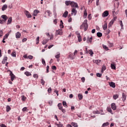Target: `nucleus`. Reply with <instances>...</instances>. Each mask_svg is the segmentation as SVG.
<instances>
[{
	"mask_svg": "<svg viewBox=\"0 0 127 127\" xmlns=\"http://www.w3.org/2000/svg\"><path fill=\"white\" fill-rule=\"evenodd\" d=\"M24 13L27 18H31V17H32V16H31V14H30V13H29V12L27 10H25Z\"/></svg>",
	"mask_w": 127,
	"mask_h": 127,
	"instance_id": "5",
	"label": "nucleus"
},
{
	"mask_svg": "<svg viewBox=\"0 0 127 127\" xmlns=\"http://www.w3.org/2000/svg\"><path fill=\"white\" fill-rule=\"evenodd\" d=\"M97 77H102V74L100 73H96Z\"/></svg>",
	"mask_w": 127,
	"mask_h": 127,
	"instance_id": "59",
	"label": "nucleus"
},
{
	"mask_svg": "<svg viewBox=\"0 0 127 127\" xmlns=\"http://www.w3.org/2000/svg\"><path fill=\"white\" fill-rule=\"evenodd\" d=\"M97 35L98 37H102V36H103V34L101 32H98L97 33Z\"/></svg>",
	"mask_w": 127,
	"mask_h": 127,
	"instance_id": "41",
	"label": "nucleus"
},
{
	"mask_svg": "<svg viewBox=\"0 0 127 127\" xmlns=\"http://www.w3.org/2000/svg\"><path fill=\"white\" fill-rule=\"evenodd\" d=\"M2 34H3V32L2 30H0V37H1L2 36Z\"/></svg>",
	"mask_w": 127,
	"mask_h": 127,
	"instance_id": "57",
	"label": "nucleus"
},
{
	"mask_svg": "<svg viewBox=\"0 0 127 127\" xmlns=\"http://www.w3.org/2000/svg\"><path fill=\"white\" fill-rule=\"evenodd\" d=\"M92 41H93V38L90 37L89 39H88L87 40V43H92Z\"/></svg>",
	"mask_w": 127,
	"mask_h": 127,
	"instance_id": "28",
	"label": "nucleus"
},
{
	"mask_svg": "<svg viewBox=\"0 0 127 127\" xmlns=\"http://www.w3.org/2000/svg\"><path fill=\"white\" fill-rule=\"evenodd\" d=\"M71 15H76L77 14V10L76 9V8H72L71 9Z\"/></svg>",
	"mask_w": 127,
	"mask_h": 127,
	"instance_id": "6",
	"label": "nucleus"
},
{
	"mask_svg": "<svg viewBox=\"0 0 127 127\" xmlns=\"http://www.w3.org/2000/svg\"><path fill=\"white\" fill-rule=\"evenodd\" d=\"M71 126L74 127H78V125L77 123L74 122L71 123Z\"/></svg>",
	"mask_w": 127,
	"mask_h": 127,
	"instance_id": "38",
	"label": "nucleus"
},
{
	"mask_svg": "<svg viewBox=\"0 0 127 127\" xmlns=\"http://www.w3.org/2000/svg\"><path fill=\"white\" fill-rule=\"evenodd\" d=\"M91 14H89L88 16V18L89 20H91L92 19V16H91Z\"/></svg>",
	"mask_w": 127,
	"mask_h": 127,
	"instance_id": "56",
	"label": "nucleus"
},
{
	"mask_svg": "<svg viewBox=\"0 0 127 127\" xmlns=\"http://www.w3.org/2000/svg\"><path fill=\"white\" fill-rule=\"evenodd\" d=\"M119 98V94H115L113 95L114 100H117Z\"/></svg>",
	"mask_w": 127,
	"mask_h": 127,
	"instance_id": "36",
	"label": "nucleus"
},
{
	"mask_svg": "<svg viewBox=\"0 0 127 127\" xmlns=\"http://www.w3.org/2000/svg\"><path fill=\"white\" fill-rule=\"evenodd\" d=\"M106 69H107V68L106 67V65H103L102 67L101 72L104 73V71H105Z\"/></svg>",
	"mask_w": 127,
	"mask_h": 127,
	"instance_id": "29",
	"label": "nucleus"
},
{
	"mask_svg": "<svg viewBox=\"0 0 127 127\" xmlns=\"http://www.w3.org/2000/svg\"><path fill=\"white\" fill-rule=\"evenodd\" d=\"M56 125L58 127H63V125H62V124H57Z\"/></svg>",
	"mask_w": 127,
	"mask_h": 127,
	"instance_id": "55",
	"label": "nucleus"
},
{
	"mask_svg": "<svg viewBox=\"0 0 127 127\" xmlns=\"http://www.w3.org/2000/svg\"><path fill=\"white\" fill-rule=\"evenodd\" d=\"M111 108L113 111H116V110H117V105H116V103H112Z\"/></svg>",
	"mask_w": 127,
	"mask_h": 127,
	"instance_id": "9",
	"label": "nucleus"
},
{
	"mask_svg": "<svg viewBox=\"0 0 127 127\" xmlns=\"http://www.w3.org/2000/svg\"><path fill=\"white\" fill-rule=\"evenodd\" d=\"M70 16H71V15H69L68 17V22H71L72 21V17H70Z\"/></svg>",
	"mask_w": 127,
	"mask_h": 127,
	"instance_id": "46",
	"label": "nucleus"
},
{
	"mask_svg": "<svg viewBox=\"0 0 127 127\" xmlns=\"http://www.w3.org/2000/svg\"><path fill=\"white\" fill-rule=\"evenodd\" d=\"M10 76L11 77V80H14L15 79V75L12 73V71L10 72Z\"/></svg>",
	"mask_w": 127,
	"mask_h": 127,
	"instance_id": "13",
	"label": "nucleus"
},
{
	"mask_svg": "<svg viewBox=\"0 0 127 127\" xmlns=\"http://www.w3.org/2000/svg\"><path fill=\"white\" fill-rule=\"evenodd\" d=\"M60 28H64V25H63V21H60Z\"/></svg>",
	"mask_w": 127,
	"mask_h": 127,
	"instance_id": "31",
	"label": "nucleus"
},
{
	"mask_svg": "<svg viewBox=\"0 0 127 127\" xmlns=\"http://www.w3.org/2000/svg\"><path fill=\"white\" fill-rule=\"evenodd\" d=\"M11 110V108H10V106H9L8 105L6 106V112H8Z\"/></svg>",
	"mask_w": 127,
	"mask_h": 127,
	"instance_id": "27",
	"label": "nucleus"
},
{
	"mask_svg": "<svg viewBox=\"0 0 127 127\" xmlns=\"http://www.w3.org/2000/svg\"><path fill=\"white\" fill-rule=\"evenodd\" d=\"M25 41H27V38H24L22 40V42H25Z\"/></svg>",
	"mask_w": 127,
	"mask_h": 127,
	"instance_id": "61",
	"label": "nucleus"
},
{
	"mask_svg": "<svg viewBox=\"0 0 127 127\" xmlns=\"http://www.w3.org/2000/svg\"><path fill=\"white\" fill-rule=\"evenodd\" d=\"M78 97L79 100H83V95H82V94L81 93L78 94Z\"/></svg>",
	"mask_w": 127,
	"mask_h": 127,
	"instance_id": "25",
	"label": "nucleus"
},
{
	"mask_svg": "<svg viewBox=\"0 0 127 127\" xmlns=\"http://www.w3.org/2000/svg\"><path fill=\"white\" fill-rule=\"evenodd\" d=\"M62 29H59L56 31V35H63V31Z\"/></svg>",
	"mask_w": 127,
	"mask_h": 127,
	"instance_id": "4",
	"label": "nucleus"
},
{
	"mask_svg": "<svg viewBox=\"0 0 127 127\" xmlns=\"http://www.w3.org/2000/svg\"><path fill=\"white\" fill-rule=\"evenodd\" d=\"M25 75H26L27 77H29V76H31V73H30L29 71H26L24 73Z\"/></svg>",
	"mask_w": 127,
	"mask_h": 127,
	"instance_id": "34",
	"label": "nucleus"
},
{
	"mask_svg": "<svg viewBox=\"0 0 127 127\" xmlns=\"http://www.w3.org/2000/svg\"><path fill=\"white\" fill-rule=\"evenodd\" d=\"M109 125H110V123H109L108 122H107L103 124V127H107V126H109Z\"/></svg>",
	"mask_w": 127,
	"mask_h": 127,
	"instance_id": "48",
	"label": "nucleus"
},
{
	"mask_svg": "<svg viewBox=\"0 0 127 127\" xmlns=\"http://www.w3.org/2000/svg\"><path fill=\"white\" fill-rule=\"evenodd\" d=\"M40 11L37 9H35L33 11V15L34 16H37L38 13H39Z\"/></svg>",
	"mask_w": 127,
	"mask_h": 127,
	"instance_id": "10",
	"label": "nucleus"
},
{
	"mask_svg": "<svg viewBox=\"0 0 127 127\" xmlns=\"http://www.w3.org/2000/svg\"><path fill=\"white\" fill-rule=\"evenodd\" d=\"M80 29H84V31H86L88 29V20L85 19L82 24L80 25Z\"/></svg>",
	"mask_w": 127,
	"mask_h": 127,
	"instance_id": "1",
	"label": "nucleus"
},
{
	"mask_svg": "<svg viewBox=\"0 0 127 127\" xmlns=\"http://www.w3.org/2000/svg\"><path fill=\"white\" fill-rule=\"evenodd\" d=\"M1 18H2L3 19V20L4 21V22H5V21H6V20H7L8 17H7V16H6V15H2L1 16Z\"/></svg>",
	"mask_w": 127,
	"mask_h": 127,
	"instance_id": "7",
	"label": "nucleus"
},
{
	"mask_svg": "<svg viewBox=\"0 0 127 127\" xmlns=\"http://www.w3.org/2000/svg\"><path fill=\"white\" fill-rule=\"evenodd\" d=\"M6 8H7V5L6 4H5L2 5L1 7V10H2V11H4V10H5Z\"/></svg>",
	"mask_w": 127,
	"mask_h": 127,
	"instance_id": "14",
	"label": "nucleus"
},
{
	"mask_svg": "<svg viewBox=\"0 0 127 127\" xmlns=\"http://www.w3.org/2000/svg\"><path fill=\"white\" fill-rule=\"evenodd\" d=\"M58 19H56L54 20L53 22L54 23V24H57V21H58Z\"/></svg>",
	"mask_w": 127,
	"mask_h": 127,
	"instance_id": "63",
	"label": "nucleus"
},
{
	"mask_svg": "<svg viewBox=\"0 0 127 127\" xmlns=\"http://www.w3.org/2000/svg\"><path fill=\"white\" fill-rule=\"evenodd\" d=\"M12 21V17H10L8 19V20H7V24L8 25V24H10L11 23Z\"/></svg>",
	"mask_w": 127,
	"mask_h": 127,
	"instance_id": "18",
	"label": "nucleus"
},
{
	"mask_svg": "<svg viewBox=\"0 0 127 127\" xmlns=\"http://www.w3.org/2000/svg\"><path fill=\"white\" fill-rule=\"evenodd\" d=\"M4 21L1 19H0V24H3L4 23Z\"/></svg>",
	"mask_w": 127,
	"mask_h": 127,
	"instance_id": "54",
	"label": "nucleus"
},
{
	"mask_svg": "<svg viewBox=\"0 0 127 127\" xmlns=\"http://www.w3.org/2000/svg\"><path fill=\"white\" fill-rule=\"evenodd\" d=\"M55 58L57 60L58 62H59L60 61V60H59V58H60V53L58 52L57 53V55L55 56Z\"/></svg>",
	"mask_w": 127,
	"mask_h": 127,
	"instance_id": "11",
	"label": "nucleus"
},
{
	"mask_svg": "<svg viewBox=\"0 0 127 127\" xmlns=\"http://www.w3.org/2000/svg\"><path fill=\"white\" fill-rule=\"evenodd\" d=\"M103 28L104 30H106V29L108 28V23H107V22H105L104 25H103Z\"/></svg>",
	"mask_w": 127,
	"mask_h": 127,
	"instance_id": "19",
	"label": "nucleus"
},
{
	"mask_svg": "<svg viewBox=\"0 0 127 127\" xmlns=\"http://www.w3.org/2000/svg\"><path fill=\"white\" fill-rule=\"evenodd\" d=\"M114 22H115L111 20V21L110 22V23L108 25V27H112V25H113V24H114Z\"/></svg>",
	"mask_w": 127,
	"mask_h": 127,
	"instance_id": "35",
	"label": "nucleus"
},
{
	"mask_svg": "<svg viewBox=\"0 0 127 127\" xmlns=\"http://www.w3.org/2000/svg\"><path fill=\"white\" fill-rule=\"evenodd\" d=\"M122 99L123 102H125V101H126V100H127V95H126V94H125V93H122Z\"/></svg>",
	"mask_w": 127,
	"mask_h": 127,
	"instance_id": "17",
	"label": "nucleus"
},
{
	"mask_svg": "<svg viewBox=\"0 0 127 127\" xmlns=\"http://www.w3.org/2000/svg\"><path fill=\"white\" fill-rule=\"evenodd\" d=\"M6 61H7V58L6 57V56H5L2 61V64H5Z\"/></svg>",
	"mask_w": 127,
	"mask_h": 127,
	"instance_id": "15",
	"label": "nucleus"
},
{
	"mask_svg": "<svg viewBox=\"0 0 127 127\" xmlns=\"http://www.w3.org/2000/svg\"><path fill=\"white\" fill-rule=\"evenodd\" d=\"M0 127H7L6 126H5V125L2 124L0 125Z\"/></svg>",
	"mask_w": 127,
	"mask_h": 127,
	"instance_id": "64",
	"label": "nucleus"
},
{
	"mask_svg": "<svg viewBox=\"0 0 127 127\" xmlns=\"http://www.w3.org/2000/svg\"><path fill=\"white\" fill-rule=\"evenodd\" d=\"M46 12L48 13L49 16H50V14H51V12L50 10H47L45 11V13L46 14Z\"/></svg>",
	"mask_w": 127,
	"mask_h": 127,
	"instance_id": "43",
	"label": "nucleus"
},
{
	"mask_svg": "<svg viewBox=\"0 0 127 127\" xmlns=\"http://www.w3.org/2000/svg\"><path fill=\"white\" fill-rule=\"evenodd\" d=\"M109 15V11L106 10L102 14L103 17H107Z\"/></svg>",
	"mask_w": 127,
	"mask_h": 127,
	"instance_id": "8",
	"label": "nucleus"
},
{
	"mask_svg": "<svg viewBox=\"0 0 127 127\" xmlns=\"http://www.w3.org/2000/svg\"><path fill=\"white\" fill-rule=\"evenodd\" d=\"M107 112H109V113H110V114H113V113L112 112V109L110 107L107 108Z\"/></svg>",
	"mask_w": 127,
	"mask_h": 127,
	"instance_id": "40",
	"label": "nucleus"
},
{
	"mask_svg": "<svg viewBox=\"0 0 127 127\" xmlns=\"http://www.w3.org/2000/svg\"><path fill=\"white\" fill-rule=\"evenodd\" d=\"M11 55L12 57H16V52H15V51L13 52Z\"/></svg>",
	"mask_w": 127,
	"mask_h": 127,
	"instance_id": "37",
	"label": "nucleus"
},
{
	"mask_svg": "<svg viewBox=\"0 0 127 127\" xmlns=\"http://www.w3.org/2000/svg\"><path fill=\"white\" fill-rule=\"evenodd\" d=\"M101 61H102L101 60H97L95 61L94 63H96L97 65H99V64H101Z\"/></svg>",
	"mask_w": 127,
	"mask_h": 127,
	"instance_id": "24",
	"label": "nucleus"
},
{
	"mask_svg": "<svg viewBox=\"0 0 127 127\" xmlns=\"http://www.w3.org/2000/svg\"><path fill=\"white\" fill-rule=\"evenodd\" d=\"M21 100L23 101V102H25V101L26 100V97L24 96V95H22L21 96Z\"/></svg>",
	"mask_w": 127,
	"mask_h": 127,
	"instance_id": "32",
	"label": "nucleus"
},
{
	"mask_svg": "<svg viewBox=\"0 0 127 127\" xmlns=\"http://www.w3.org/2000/svg\"><path fill=\"white\" fill-rule=\"evenodd\" d=\"M108 45L109 47H113V46H114V44L110 42H108Z\"/></svg>",
	"mask_w": 127,
	"mask_h": 127,
	"instance_id": "50",
	"label": "nucleus"
},
{
	"mask_svg": "<svg viewBox=\"0 0 127 127\" xmlns=\"http://www.w3.org/2000/svg\"><path fill=\"white\" fill-rule=\"evenodd\" d=\"M52 91V89H51V87H50L48 89V93H51Z\"/></svg>",
	"mask_w": 127,
	"mask_h": 127,
	"instance_id": "60",
	"label": "nucleus"
},
{
	"mask_svg": "<svg viewBox=\"0 0 127 127\" xmlns=\"http://www.w3.org/2000/svg\"><path fill=\"white\" fill-rule=\"evenodd\" d=\"M36 44H39V37H37V38L36 39Z\"/></svg>",
	"mask_w": 127,
	"mask_h": 127,
	"instance_id": "44",
	"label": "nucleus"
},
{
	"mask_svg": "<svg viewBox=\"0 0 127 127\" xmlns=\"http://www.w3.org/2000/svg\"><path fill=\"white\" fill-rule=\"evenodd\" d=\"M63 104L64 107H65V108H67V103L65 102V101H63Z\"/></svg>",
	"mask_w": 127,
	"mask_h": 127,
	"instance_id": "47",
	"label": "nucleus"
},
{
	"mask_svg": "<svg viewBox=\"0 0 127 127\" xmlns=\"http://www.w3.org/2000/svg\"><path fill=\"white\" fill-rule=\"evenodd\" d=\"M52 69L53 70H56V69H57V68L56 67V66L54 65V66H52Z\"/></svg>",
	"mask_w": 127,
	"mask_h": 127,
	"instance_id": "62",
	"label": "nucleus"
},
{
	"mask_svg": "<svg viewBox=\"0 0 127 127\" xmlns=\"http://www.w3.org/2000/svg\"><path fill=\"white\" fill-rule=\"evenodd\" d=\"M33 77H34V78H35V79H38V74H33Z\"/></svg>",
	"mask_w": 127,
	"mask_h": 127,
	"instance_id": "49",
	"label": "nucleus"
},
{
	"mask_svg": "<svg viewBox=\"0 0 127 127\" xmlns=\"http://www.w3.org/2000/svg\"><path fill=\"white\" fill-rule=\"evenodd\" d=\"M28 59H30V60H32V59H33V56H32L31 55H29L28 56Z\"/></svg>",
	"mask_w": 127,
	"mask_h": 127,
	"instance_id": "53",
	"label": "nucleus"
},
{
	"mask_svg": "<svg viewBox=\"0 0 127 127\" xmlns=\"http://www.w3.org/2000/svg\"><path fill=\"white\" fill-rule=\"evenodd\" d=\"M103 47L104 48V49H105V50H106L107 51H108V50H109V48H108V47H107V46L106 45H103Z\"/></svg>",
	"mask_w": 127,
	"mask_h": 127,
	"instance_id": "45",
	"label": "nucleus"
},
{
	"mask_svg": "<svg viewBox=\"0 0 127 127\" xmlns=\"http://www.w3.org/2000/svg\"><path fill=\"white\" fill-rule=\"evenodd\" d=\"M93 114H96L99 115V114H100V112H99V111H93Z\"/></svg>",
	"mask_w": 127,
	"mask_h": 127,
	"instance_id": "52",
	"label": "nucleus"
},
{
	"mask_svg": "<svg viewBox=\"0 0 127 127\" xmlns=\"http://www.w3.org/2000/svg\"><path fill=\"white\" fill-rule=\"evenodd\" d=\"M68 16V11H65L64 13L63 14V17L66 18Z\"/></svg>",
	"mask_w": 127,
	"mask_h": 127,
	"instance_id": "22",
	"label": "nucleus"
},
{
	"mask_svg": "<svg viewBox=\"0 0 127 127\" xmlns=\"http://www.w3.org/2000/svg\"><path fill=\"white\" fill-rule=\"evenodd\" d=\"M26 110H27V107H24L22 109V112H26Z\"/></svg>",
	"mask_w": 127,
	"mask_h": 127,
	"instance_id": "58",
	"label": "nucleus"
},
{
	"mask_svg": "<svg viewBox=\"0 0 127 127\" xmlns=\"http://www.w3.org/2000/svg\"><path fill=\"white\" fill-rule=\"evenodd\" d=\"M71 7H73V8H79V6L77 2H75L74 1L71 2V4L70 5Z\"/></svg>",
	"mask_w": 127,
	"mask_h": 127,
	"instance_id": "3",
	"label": "nucleus"
},
{
	"mask_svg": "<svg viewBox=\"0 0 127 127\" xmlns=\"http://www.w3.org/2000/svg\"><path fill=\"white\" fill-rule=\"evenodd\" d=\"M58 107L59 110H62L63 109V106H62V104L61 103H59L58 105Z\"/></svg>",
	"mask_w": 127,
	"mask_h": 127,
	"instance_id": "26",
	"label": "nucleus"
},
{
	"mask_svg": "<svg viewBox=\"0 0 127 127\" xmlns=\"http://www.w3.org/2000/svg\"><path fill=\"white\" fill-rule=\"evenodd\" d=\"M111 68L113 70H116V64H115V63H112L111 64Z\"/></svg>",
	"mask_w": 127,
	"mask_h": 127,
	"instance_id": "16",
	"label": "nucleus"
},
{
	"mask_svg": "<svg viewBox=\"0 0 127 127\" xmlns=\"http://www.w3.org/2000/svg\"><path fill=\"white\" fill-rule=\"evenodd\" d=\"M71 3H72V1H70V0H66V1H65V4L67 6L71 5Z\"/></svg>",
	"mask_w": 127,
	"mask_h": 127,
	"instance_id": "20",
	"label": "nucleus"
},
{
	"mask_svg": "<svg viewBox=\"0 0 127 127\" xmlns=\"http://www.w3.org/2000/svg\"><path fill=\"white\" fill-rule=\"evenodd\" d=\"M75 34L78 38V42H81V41H82V37L81 36V35H80L79 31H76Z\"/></svg>",
	"mask_w": 127,
	"mask_h": 127,
	"instance_id": "2",
	"label": "nucleus"
},
{
	"mask_svg": "<svg viewBox=\"0 0 127 127\" xmlns=\"http://www.w3.org/2000/svg\"><path fill=\"white\" fill-rule=\"evenodd\" d=\"M120 24L122 29H124V24H123V21H120Z\"/></svg>",
	"mask_w": 127,
	"mask_h": 127,
	"instance_id": "51",
	"label": "nucleus"
},
{
	"mask_svg": "<svg viewBox=\"0 0 127 127\" xmlns=\"http://www.w3.org/2000/svg\"><path fill=\"white\" fill-rule=\"evenodd\" d=\"M42 63L44 66H46V63H45V60H44V59H42Z\"/></svg>",
	"mask_w": 127,
	"mask_h": 127,
	"instance_id": "42",
	"label": "nucleus"
},
{
	"mask_svg": "<svg viewBox=\"0 0 127 127\" xmlns=\"http://www.w3.org/2000/svg\"><path fill=\"white\" fill-rule=\"evenodd\" d=\"M88 13H87V10H85L83 12V17L84 18H87V16Z\"/></svg>",
	"mask_w": 127,
	"mask_h": 127,
	"instance_id": "23",
	"label": "nucleus"
},
{
	"mask_svg": "<svg viewBox=\"0 0 127 127\" xmlns=\"http://www.w3.org/2000/svg\"><path fill=\"white\" fill-rule=\"evenodd\" d=\"M47 42H48V39H45L42 42V43L43 45H45Z\"/></svg>",
	"mask_w": 127,
	"mask_h": 127,
	"instance_id": "30",
	"label": "nucleus"
},
{
	"mask_svg": "<svg viewBox=\"0 0 127 127\" xmlns=\"http://www.w3.org/2000/svg\"><path fill=\"white\" fill-rule=\"evenodd\" d=\"M88 53L89 54H90V56H93V55H94V52L92 50H89L88 51Z\"/></svg>",
	"mask_w": 127,
	"mask_h": 127,
	"instance_id": "33",
	"label": "nucleus"
},
{
	"mask_svg": "<svg viewBox=\"0 0 127 127\" xmlns=\"http://www.w3.org/2000/svg\"><path fill=\"white\" fill-rule=\"evenodd\" d=\"M8 35H9V34H6L3 38V40H5V39H7V37H8Z\"/></svg>",
	"mask_w": 127,
	"mask_h": 127,
	"instance_id": "39",
	"label": "nucleus"
},
{
	"mask_svg": "<svg viewBox=\"0 0 127 127\" xmlns=\"http://www.w3.org/2000/svg\"><path fill=\"white\" fill-rule=\"evenodd\" d=\"M109 85L110 87H112V88H116V84L114 82H109Z\"/></svg>",
	"mask_w": 127,
	"mask_h": 127,
	"instance_id": "21",
	"label": "nucleus"
},
{
	"mask_svg": "<svg viewBox=\"0 0 127 127\" xmlns=\"http://www.w3.org/2000/svg\"><path fill=\"white\" fill-rule=\"evenodd\" d=\"M15 36H16V38L17 39H18L20 38V37L21 36V34L19 32H17V33H15Z\"/></svg>",
	"mask_w": 127,
	"mask_h": 127,
	"instance_id": "12",
	"label": "nucleus"
}]
</instances>
